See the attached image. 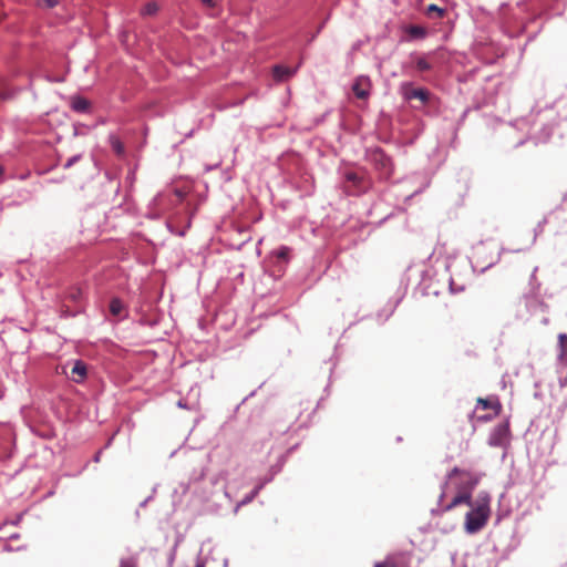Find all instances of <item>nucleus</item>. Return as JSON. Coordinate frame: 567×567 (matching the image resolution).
<instances>
[{
	"mask_svg": "<svg viewBox=\"0 0 567 567\" xmlns=\"http://www.w3.org/2000/svg\"><path fill=\"white\" fill-rule=\"evenodd\" d=\"M508 435H509L508 424H499L494 429V431L489 437V444L493 446H503L507 442Z\"/></svg>",
	"mask_w": 567,
	"mask_h": 567,
	"instance_id": "nucleus-8",
	"label": "nucleus"
},
{
	"mask_svg": "<svg viewBox=\"0 0 567 567\" xmlns=\"http://www.w3.org/2000/svg\"><path fill=\"white\" fill-rule=\"evenodd\" d=\"M412 59L417 71L425 72L432 69L431 63L427 61L425 56L412 55Z\"/></svg>",
	"mask_w": 567,
	"mask_h": 567,
	"instance_id": "nucleus-13",
	"label": "nucleus"
},
{
	"mask_svg": "<svg viewBox=\"0 0 567 567\" xmlns=\"http://www.w3.org/2000/svg\"><path fill=\"white\" fill-rule=\"evenodd\" d=\"M296 73V69L287 68L284 65L274 66L272 74L275 80L285 81Z\"/></svg>",
	"mask_w": 567,
	"mask_h": 567,
	"instance_id": "nucleus-10",
	"label": "nucleus"
},
{
	"mask_svg": "<svg viewBox=\"0 0 567 567\" xmlns=\"http://www.w3.org/2000/svg\"><path fill=\"white\" fill-rule=\"evenodd\" d=\"M400 92L405 101L417 100L421 105L427 104L430 101V92L423 87H414L411 82H403L400 85Z\"/></svg>",
	"mask_w": 567,
	"mask_h": 567,
	"instance_id": "nucleus-4",
	"label": "nucleus"
},
{
	"mask_svg": "<svg viewBox=\"0 0 567 567\" xmlns=\"http://www.w3.org/2000/svg\"><path fill=\"white\" fill-rule=\"evenodd\" d=\"M371 161L375 167L381 172L383 177H389L392 173V163L390 157L382 150H374L371 153Z\"/></svg>",
	"mask_w": 567,
	"mask_h": 567,
	"instance_id": "nucleus-5",
	"label": "nucleus"
},
{
	"mask_svg": "<svg viewBox=\"0 0 567 567\" xmlns=\"http://www.w3.org/2000/svg\"><path fill=\"white\" fill-rule=\"evenodd\" d=\"M71 164H73V159H70L68 163H66V167L71 166Z\"/></svg>",
	"mask_w": 567,
	"mask_h": 567,
	"instance_id": "nucleus-26",
	"label": "nucleus"
},
{
	"mask_svg": "<svg viewBox=\"0 0 567 567\" xmlns=\"http://www.w3.org/2000/svg\"><path fill=\"white\" fill-rule=\"evenodd\" d=\"M343 189L348 195L357 196L371 187V181L364 173L349 171L344 174Z\"/></svg>",
	"mask_w": 567,
	"mask_h": 567,
	"instance_id": "nucleus-3",
	"label": "nucleus"
},
{
	"mask_svg": "<svg viewBox=\"0 0 567 567\" xmlns=\"http://www.w3.org/2000/svg\"><path fill=\"white\" fill-rule=\"evenodd\" d=\"M202 3L208 8H214L215 7V1L214 0H200Z\"/></svg>",
	"mask_w": 567,
	"mask_h": 567,
	"instance_id": "nucleus-23",
	"label": "nucleus"
},
{
	"mask_svg": "<svg viewBox=\"0 0 567 567\" xmlns=\"http://www.w3.org/2000/svg\"><path fill=\"white\" fill-rule=\"evenodd\" d=\"M71 106L75 112L85 113L90 110V102L82 96H74L72 97Z\"/></svg>",
	"mask_w": 567,
	"mask_h": 567,
	"instance_id": "nucleus-11",
	"label": "nucleus"
},
{
	"mask_svg": "<svg viewBox=\"0 0 567 567\" xmlns=\"http://www.w3.org/2000/svg\"><path fill=\"white\" fill-rule=\"evenodd\" d=\"M477 403L481 404L483 409H492L494 406L493 403L487 399L480 398Z\"/></svg>",
	"mask_w": 567,
	"mask_h": 567,
	"instance_id": "nucleus-22",
	"label": "nucleus"
},
{
	"mask_svg": "<svg viewBox=\"0 0 567 567\" xmlns=\"http://www.w3.org/2000/svg\"><path fill=\"white\" fill-rule=\"evenodd\" d=\"M412 32H413V33H419V32H421V30H420V29H417V28H414Z\"/></svg>",
	"mask_w": 567,
	"mask_h": 567,
	"instance_id": "nucleus-25",
	"label": "nucleus"
},
{
	"mask_svg": "<svg viewBox=\"0 0 567 567\" xmlns=\"http://www.w3.org/2000/svg\"><path fill=\"white\" fill-rule=\"evenodd\" d=\"M483 248H484V244H483V243H480V244L475 247V251H476V254H478Z\"/></svg>",
	"mask_w": 567,
	"mask_h": 567,
	"instance_id": "nucleus-24",
	"label": "nucleus"
},
{
	"mask_svg": "<svg viewBox=\"0 0 567 567\" xmlns=\"http://www.w3.org/2000/svg\"><path fill=\"white\" fill-rule=\"evenodd\" d=\"M124 310V305L118 298H113L110 302V312L114 317H120Z\"/></svg>",
	"mask_w": 567,
	"mask_h": 567,
	"instance_id": "nucleus-14",
	"label": "nucleus"
},
{
	"mask_svg": "<svg viewBox=\"0 0 567 567\" xmlns=\"http://www.w3.org/2000/svg\"><path fill=\"white\" fill-rule=\"evenodd\" d=\"M488 517V501H484L481 504H478L473 511L466 514L465 528L467 533L474 534L481 530L486 525Z\"/></svg>",
	"mask_w": 567,
	"mask_h": 567,
	"instance_id": "nucleus-2",
	"label": "nucleus"
},
{
	"mask_svg": "<svg viewBox=\"0 0 567 567\" xmlns=\"http://www.w3.org/2000/svg\"><path fill=\"white\" fill-rule=\"evenodd\" d=\"M374 567H411V557L405 553L391 554L384 560L375 563Z\"/></svg>",
	"mask_w": 567,
	"mask_h": 567,
	"instance_id": "nucleus-6",
	"label": "nucleus"
},
{
	"mask_svg": "<svg viewBox=\"0 0 567 567\" xmlns=\"http://www.w3.org/2000/svg\"><path fill=\"white\" fill-rule=\"evenodd\" d=\"M559 353L558 359L566 364L567 363V334L560 333L558 336Z\"/></svg>",
	"mask_w": 567,
	"mask_h": 567,
	"instance_id": "nucleus-12",
	"label": "nucleus"
},
{
	"mask_svg": "<svg viewBox=\"0 0 567 567\" xmlns=\"http://www.w3.org/2000/svg\"><path fill=\"white\" fill-rule=\"evenodd\" d=\"M110 140H111L112 148L115 151V153H117L118 155H122L124 153V146L121 143V141L115 136H111Z\"/></svg>",
	"mask_w": 567,
	"mask_h": 567,
	"instance_id": "nucleus-16",
	"label": "nucleus"
},
{
	"mask_svg": "<svg viewBox=\"0 0 567 567\" xmlns=\"http://www.w3.org/2000/svg\"><path fill=\"white\" fill-rule=\"evenodd\" d=\"M432 13H435L437 18H443L445 10L443 8L437 7L436 4H430L426 8V14L431 17Z\"/></svg>",
	"mask_w": 567,
	"mask_h": 567,
	"instance_id": "nucleus-15",
	"label": "nucleus"
},
{
	"mask_svg": "<svg viewBox=\"0 0 567 567\" xmlns=\"http://www.w3.org/2000/svg\"><path fill=\"white\" fill-rule=\"evenodd\" d=\"M120 567H137V558H135V557L123 558L120 561Z\"/></svg>",
	"mask_w": 567,
	"mask_h": 567,
	"instance_id": "nucleus-19",
	"label": "nucleus"
},
{
	"mask_svg": "<svg viewBox=\"0 0 567 567\" xmlns=\"http://www.w3.org/2000/svg\"><path fill=\"white\" fill-rule=\"evenodd\" d=\"M2 174V167L0 166V175Z\"/></svg>",
	"mask_w": 567,
	"mask_h": 567,
	"instance_id": "nucleus-27",
	"label": "nucleus"
},
{
	"mask_svg": "<svg viewBox=\"0 0 567 567\" xmlns=\"http://www.w3.org/2000/svg\"><path fill=\"white\" fill-rule=\"evenodd\" d=\"M481 477V474L468 470L460 467L452 468L447 474V480L454 482L457 494L453 497L451 503L444 507L443 512H449L462 504L471 505L472 493L480 483Z\"/></svg>",
	"mask_w": 567,
	"mask_h": 567,
	"instance_id": "nucleus-1",
	"label": "nucleus"
},
{
	"mask_svg": "<svg viewBox=\"0 0 567 567\" xmlns=\"http://www.w3.org/2000/svg\"><path fill=\"white\" fill-rule=\"evenodd\" d=\"M290 249L288 247H280L275 254L276 257L280 260L287 261Z\"/></svg>",
	"mask_w": 567,
	"mask_h": 567,
	"instance_id": "nucleus-18",
	"label": "nucleus"
},
{
	"mask_svg": "<svg viewBox=\"0 0 567 567\" xmlns=\"http://www.w3.org/2000/svg\"><path fill=\"white\" fill-rule=\"evenodd\" d=\"M86 374L87 369L85 363L82 361H75L70 374L71 380L76 383H81L86 378Z\"/></svg>",
	"mask_w": 567,
	"mask_h": 567,
	"instance_id": "nucleus-9",
	"label": "nucleus"
},
{
	"mask_svg": "<svg viewBox=\"0 0 567 567\" xmlns=\"http://www.w3.org/2000/svg\"><path fill=\"white\" fill-rule=\"evenodd\" d=\"M40 7L54 8L58 4V0H38Z\"/></svg>",
	"mask_w": 567,
	"mask_h": 567,
	"instance_id": "nucleus-20",
	"label": "nucleus"
},
{
	"mask_svg": "<svg viewBox=\"0 0 567 567\" xmlns=\"http://www.w3.org/2000/svg\"><path fill=\"white\" fill-rule=\"evenodd\" d=\"M157 11V4L154 3V2H150L147 4H145L141 11L142 14L144 16H152L154 14L155 12Z\"/></svg>",
	"mask_w": 567,
	"mask_h": 567,
	"instance_id": "nucleus-17",
	"label": "nucleus"
},
{
	"mask_svg": "<svg viewBox=\"0 0 567 567\" xmlns=\"http://www.w3.org/2000/svg\"><path fill=\"white\" fill-rule=\"evenodd\" d=\"M197 567H200L199 565Z\"/></svg>",
	"mask_w": 567,
	"mask_h": 567,
	"instance_id": "nucleus-28",
	"label": "nucleus"
},
{
	"mask_svg": "<svg viewBox=\"0 0 567 567\" xmlns=\"http://www.w3.org/2000/svg\"><path fill=\"white\" fill-rule=\"evenodd\" d=\"M371 81L368 76H359L353 85L352 91L358 99L367 100L370 95Z\"/></svg>",
	"mask_w": 567,
	"mask_h": 567,
	"instance_id": "nucleus-7",
	"label": "nucleus"
},
{
	"mask_svg": "<svg viewBox=\"0 0 567 567\" xmlns=\"http://www.w3.org/2000/svg\"><path fill=\"white\" fill-rule=\"evenodd\" d=\"M80 297L81 290L79 288L72 289L68 295V298L71 299L72 301H78Z\"/></svg>",
	"mask_w": 567,
	"mask_h": 567,
	"instance_id": "nucleus-21",
	"label": "nucleus"
}]
</instances>
